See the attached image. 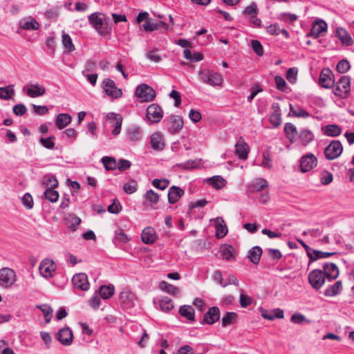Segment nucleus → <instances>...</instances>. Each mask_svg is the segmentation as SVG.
<instances>
[{
	"label": "nucleus",
	"mask_w": 354,
	"mask_h": 354,
	"mask_svg": "<svg viewBox=\"0 0 354 354\" xmlns=\"http://www.w3.org/2000/svg\"><path fill=\"white\" fill-rule=\"evenodd\" d=\"M324 133L328 136L336 137L341 134L342 129L337 124H328L322 128Z\"/></svg>",
	"instance_id": "obj_37"
},
{
	"label": "nucleus",
	"mask_w": 354,
	"mask_h": 354,
	"mask_svg": "<svg viewBox=\"0 0 354 354\" xmlns=\"http://www.w3.org/2000/svg\"><path fill=\"white\" fill-rule=\"evenodd\" d=\"M138 189L137 182L134 180H131L129 182L124 183L123 185V190L127 194H132Z\"/></svg>",
	"instance_id": "obj_53"
},
{
	"label": "nucleus",
	"mask_w": 354,
	"mask_h": 354,
	"mask_svg": "<svg viewBox=\"0 0 354 354\" xmlns=\"http://www.w3.org/2000/svg\"><path fill=\"white\" fill-rule=\"evenodd\" d=\"M141 239L143 243L146 244H152L157 239L155 230L151 227H145L142 232Z\"/></svg>",
	"instance_id": "obj_25"
},
{
	"label": "nucleus",
	"mask_w": 354,
	"mask_h": 354,
	"mask_svg": "<svg viewBox=\"0 0 354 354\" xmlns=\"http://www.w3.org/2000/svg\"><path fill=\"white\" fill-rule=\"evenodd\" d=\"M216 236L218 239L223 238L227 233V227L221 217H217L215 220Z\"/></svg>",
	"instance_id": "obj_30"
},
{
	"label": "nucleus",
	"mask_w": 354,
	"mask_h": 354,
	"mask_svg": "<svg viewBox=\"0 0 354 354\" xmlns=\"http://www.w3.org/2000/svg\"><path fill=\"white\" fill-rule=\"evenodd\" d=\"M72 282L75 289L86 291L90 288L88 277L83 272L75 274L72 279Z\"/></svg>",
	"instance_id": "obj_14"
},
{
	"label": "nucleus",
	"mask_w": 354,
	"mask_h": 354,
	"mask_svg": "<svg viewBox=\"0 0 354 354\" xmlns=\"http://www.w3.org/2000/svg\"><path fill=\"white\" fill-rule=\"evenodd\" d=\"M211 185L216 189H220L226 184V180L221 176H214L210 178Z\"/></svg>",
	"instance_id": "obj_51"
},
{
	"label": "nucleus",
	"mask_w": 354,
	"mask_h": 354,
	"mask_svg": "<svg viewBox=\"0 0 354 354\" xmlns=\"http://www.w3.org/2000/svg\"><path fill=\"white\" fill-rule=\"evenodd\" d=\"M17 277L15 271L9 268H3L0 270V286L9 288L16 282Z\"/></svg>",
	"instance_id": "obj_5"
},
{
	"label": "nucleus",
	"mask_w": 354,
	"mask_h": 354,
	"mask_svg": "<svg viewBox=\"0 0 354 354\" xmlns=\"http://www.w3.org/2000/svg\"><path fill=\"white\" fill-rule=\"evenodd\" d=\"M22 203L24 205V207L28 209H30L33 207V199L30 194L26 193L24 196L22 197Z\"/></svg>",
	"instance_id": "obj_60"
},
{
	"label": "nucleus",
	"mask_w": 354,
	"mask_h": 354,
	"mask_svg": "<svg viewBox=\"0 0 354 354\" xmlns=\"http://www.w3.org/2000/svg\"><path fill=\"white\" fill-rule=\"evenodd\" d=\"M37 308L43 313L46 323H49L52 318V308L48 304L37 305Z\"/></svg>",
	"instance_id": "obj_47"
},
{
	"label": "nucleus",
	"mask_w": 354,
	"mask_h": 354,
	"mask_svg": "<svg viewBox=\"0 0 354 354\" xmlns=\"http://www.w3.org/2000/svg\"><path fill=\"white\" fill-rule=\"evenodd\" d=\"M167 128L171 134L178 133L183 127V120L182 118L176 115H170L167 116L165 121Z\"/></svg>",
	"instance_id": "obj_6"
},
{
	"label": "nucleus",
	"mask_w": 354,
	"mask_h": 354,
	"mask_svg": "<svg viewBox=\"0 0 354 354\" xmlns=\"http://www.w3.org/2000/svg\"><path fill=\"white\" fill-rule=\"evenodd\" d=\"M136 94L143 102H151L156 97L154 89L146 84H141L138 86Z\"/></svg>",
	"instance_id": "obj_9"
},
{
	"label": "nucleus",
	"mask_w": 354,
	"mask_h": 354,
	"mask_svg": "<svg viewBox=\"0 0 354 354\" xmlns=\"http://www.w3.org/2000/svg\"><path fill=\"white\" fill-rule=\"evenodd\" d=\"M115 292L113 285L102 286L98 289V293L100 297L104 299H108L111 297Z\"/></svg>",
	"instance_id": "obj_38"
},
{
	"label": "nucleus",
	"mask_w": 354,
	"mask_h": 354,
	"mask_svg": "<svg viewBox=\"0 0 354 354\" xmlns=\"http://www.w3.org/2000/svg\"><path fill=\"white\" fill-rule=\"evenodd\" d=\"M56 270L55 262L50 259H44L39 267L40 274L45 278H52Z\"/></svg>",
	"instance_id": "obj_12"
},
{
	"label": "nucleus",
	"mask_w": 354,
	"mask_h": 354,
	"mask_svg": "<svg viewBox=\"0 0 354 354\" xmlns=\"http://www.w3.org/2000/svg\"><path fill=\"white\" fill-rule=\"evenodd\" d=\"M62 42L64 47L66 49L68 53H71L75 50V46L73 44L72 39L68 34L65 32L62 33Z\"/></svg>",
	"instance_id": "obj_45"
},
{
	"label": "nucleus",
	"mask_w": 354,
	"mask_h": 354,
	"mask_svg": "<svg viewBox=\"0 0 354 354\" xmlns=\"http://www.w3.org/2000/svg\"><path fill=\"white\" fill-rule=\"evenodd\" d=\"M238 318V315L234 312H227L222 318V326L227 327L234 324Z\"/></svg>",
	"instance_id": "obj_44"
},
{
	"label": "nucleus",
	"mask_w": 354,
	"mask_h": 354,
	"mask_svg": "<svg viewBox=\"0 0 354 354\" xmlns=\"http://www.w3.org/2000/svg\"><path fill=\"white\" fill-rule=\"evenodd\" d=\"M159 306L163 312L169 313L174 308V305L171 299L168 297H162L159 300Z\"/></svg>",
	"instance_id": "obj_40"
},
{
	"label": "nucleus",
	"mask_w": 354,
	"mask_h": 354,
	"mask_svg": "<svg viewBox=\"0 0 354 354\" xmlns=\"http://www.w3.org/2000/svg\"><path fill=\"white\" fill-rule=\"evenodd\" d=\"M350 68L351 65L347 59H342L337 63L336 66V71L339 73H345L350 69Z\"/></svg>",
	"instance_id": "obj_57"
},
{
	"label": "nucleus",
	"mask_w": 354,
	"mask_h": 354,
	"mask_svg": "<svg viewBox=\"0 0 354 354\" xmlns=\"http://www.w3.org/2000/svg\"><path fill=\"white\" fill-rule=\"evenodd\" d=\"M234 248L232 245H225L221 249V252L223 259L230 261L233 257Z\"/></svg>",
	"instance_id": "obj_54"
},
{
	"label": "nucleus",
	"mask_w": 354,
	"mask_h": 354,
	"mask_svg": "<svg viewBox=\"0 0 354 354\" xmlns=\"http://www.w3.org/2000/svg\"><path fill=\"white\" fill-rule=\"evenodd\" d=\"M351 82L350 76H342L333 87L334 88L333 91L334 95L340 98L346 99L350 95Z\"/></svg>",
	"instance_id": "obj_1"
},
{
	"label": "nucleus",
	"mask_w": 354,
	"mask_h": 354,
	"mask_svg": "<svg viewBox=\"0 0 354 354\" xmlns=\"http://www.w3.org/2000/svg\"><path fill=\"white\" fill-rule=\"evenodd\" d=\"M343 151V147L339 140H333L324 150V155L327 160H332L338 158Z\"/></svg>",
	"instance_id": "obj_8"
},
{
	"label": "nucleus",
	"mask_w": 354,
	"mask_h": 354,
	"mask_svg": "<svg viewBox=\"0 0 354 354\" xmlns=\"http://www.w3.org/2000/svg\"><path fill=\"white\" fill-rule=\"evenodd\" d=\"M323 272L326 278L329 281H331L338 277L339 268L337 265L333 263H326L323 266Z\"/></svg>",
	"instance_id": "obj_22"
},
{
	"label": "nucleus",
	"mask_w": 354,
	"mask_h": 354,
	"mask_svg": "<svg viewBox=\"0 0 354 354\" xmlns=\"http://www.w3.org/2000/svg\"><path fill=\"white\" fill-rule=\"evenodd\" d=\"M101 15V13L94 12L89 15L88 21L100 35L104 36L108 34V26L105 19L100 17Z\"/></svg>",
	"instance_id": "obj_3"
},
{
	"label": "nucleus",
	"mask_w": 354,
	"mask_h": 354,
	"mask_svg": "<svg viewBox=\"0 0 354 354\" xmlns=\"http://www.w3.org/2000/svg\"><path fill=\"white\" fill-rule=\"evenodd\" d=\"M136 297L133 292L129 290L120 293V300L122 306L125 308H131L134 306Z\"/></svg>",
	"instance_id": "obj_21"
},
{
	"label": "nucleus",
	"mask_w": 354,
	"mask_h": 354,
	"mask_svg": "<svg viewBox=\"0 0 354 354\" xmlns=\"http://www.w3.org/2000/svg\"><path fill=\"white\" fill-rule=\"evenodd\" d=\"M106 120L111 123L113 129L111 133L113 136H118L122 128V118L120 115L115 113H109L106 116Z\"/></svg>",
	"instance_id": "obj_17"
},
{
	"label": "nucleus",
	"mask_w": 354,
	"mask_h": 354,
	"mask_svg": "<svg viewBox=\"0 0 354 354\" xmlns=\"http://www.w3.org/2000/svg\"><path fill=\"white\" fill-rule=\"evenodd\" d=\"M185 194V191L179 187L173 185L168 190V202L170 204L177 203Z\"/></svg>",
	"instance_id": "obj_24"
},
{
	"label": "nucleus",
	"mask_w": 354,
	"mask_h": 354,
	"mask_svg": "<svg viewBox=\"0 0 354 354\" xmlns=\"http://www.w3.org/2000/svg\"><path fill=\"white\" fill-rule=\"evenodd\" d=\"M313 252L315 254V257L313 254L311 255L309 263L319 259L328 258L337 254L336 252H322L317 250H313Z\"/></svg>",
	"instance_id": "obj_49"
},
{
	"label": "nucleus",
	"mask_w": 354,
	"mask_h": 354,
	"mask_svg": "<svg viewBox=\"0 0 354 354\" xmlns=\"http://www.w3.org/2000/svg\"><path fill=\"white\" fill-rule=\"evenodd\" d=\"M56 339L64 346H70L73 339V335L69 327H64L59 330L56 334Z\"/></svg>",
	"instance_id": "obj_16"
},
{
	"label": "nucleus",
	"mask_w": 354,
	"mask_h": 354,
	"mask_svg": "<svg viewBox=\"0 0 354 354\" xmlns=\"http://www.w3.org/2000/svg\"><path fill=\"white\" fill-rule=\"evenodd\" d=\"M198 77L202 82L212 86H221L223 82V77L220 73L208 69L199 71Z\"/></svg>",
	"instance_id": "obj_2"
},
{
	"label": "nucleus",
	"mask_w": 354,
	"mask_h": 354,
	"mask_svg": "<svg viewBox=\"0 0 354 354\" xmlns=\"http://www.w3.org/2000/svg\"><path fill=\"white\" fill-rule=\"evenodd\" d=\"M169 183H170V181L166 178H162V179L155 178L152 180L153 186L158 189H160V190L165 189L169 185Z\"/></svg>",
	"instance_id": "obj_55"
},
{
	"label": "nucleus",
	"mask_w": 354,
	"mask_h": 354,
	"mask_svg": "<svg viewBox=\"0 0 354 354\" xmlns=\"http://www.w3.org/2000/svg\"><path fill=\"white\" fill-rule=\"evenodd\" d=\"M336 36L341 40L343 44L347 46L352 45V39L345 29L342 28H337L336 30Z\"/></svg>",
	"instance_id": "obj_41"
},
{
	"label": "nucleus",
	"mask_w": 354,
	"mask_h": 354,
	"mask_svg": "<svg viewBox=\"0 0 354 354\" xmlns=\"http://www.w3.org/2000/svg\"><path fill=\"white\" fill-rule=\"evenodd\" d=\"M23 91H26V95L30 97L42 96L46 93V88L37 84H30L27 87L24 86Z\"/></svg>",
	"instance_id": "obj_20"
},
{
	"label": "nucleus",
	"mask_w": 354,
	"mask_h": 354,
	"mask_svg": "<svg viewBox=\"0 0 354 354\" xmlns=\"http://www.w3.org/2000/svg\"><path fill=\"white\" fill-rule=\"evenodd\" d=\"M106 170H115L117 168L116 160L110 156H104L101 160Z\"/></svg>",
	"instance_id": "obj_48"
},
{
	"label": "nucleus",
	"mask_w": 354,
	"mask_h": 354,
	"mask_svg": "<svg viewBox=\"0 0 354 354\" xmlns=\"http://www.w3.org/2000/svg\"><path fill=\"white\" fill-rule=\"evenodd\" d=\"M151 147L156 150H162L164 149L165 144L162 136L159 133H153L151 136Z\"/></svg>",
	"instance_id": "obj_36"
},
{
	"label": "nucleus",
	"mask_w": 354,
	"mask_h": 354,
	"mask_svg": "<svg viewBox=\"0 0 354 354\" xmlns=\"http://www.w3.org/2000/svg\"><path fill=\"white\" fill-rule=\"evenodd\" d=\"M333 180V176L331 172L324 171L321 176L320 181L322 185H327Z\"/></svg>",
	"instance_id": "obj_61"
},
{
	"label": "nucleus",
	"mask_w": 354,
	"mask_h": 354,
	"mask_svg": "<svg viewBox=\"0 0 354 354\" xmlns=\"http://www.w3.org/2000/svg\"><path fill=\"white\" fill-rule=\"evenodd\" d=\"M342 290V283L341 281H337L333 285L330 286L328 288H327L324 295L326 297H335Z\"/></svg>",
	"instance_id": "obj_34"
},
{
	"label": "nucleus",
	"mask_w": 354,
	"mask_h": 354,
	"mask_svg": "<svg viewBox=\"0 0 354 354\" xmlns=\"http://www.w3.org/2000/svg\"><path fill=\"white\" fill-rule=\"evenodd\" d=\"M220 316L221 311L219 308L212 306L203 315V318L200 323L201 324L213 325L219 320Z\"/></svg>",
	"instance_id": "obj_13"
},
{
	"label": "nucleus",
	"mask_w": 354,
	"mask_h": 354,
	"mask_svg": "<svg viewBox=\"0 0 354 354\" xmlns=\"http://www.w3.org/2000/svg\"><path fill=\"white\" fill-rule=\"evenodd\" d=\"M20 27L24 30H37L39 28V24L35 19L24 21L20 23Z\"/></svg>",
	"instance_id": "obj_46"
},
{
	"label": "nucleus",
	"mask_w": 354,
	"mask_h": 354,
	"mask_svg": "<svg viewBox=\"0 0 354 354\" xmlns=\"http://www.w3.org/2000/svg\"><path fill=\"white\" fill-rule=\"evenodd\" d=\"M179 315L187 319L188 323H194L195 319V310L190 305H182L178 309Z\"/></svg>",
	"instance_id": "obj_23"
},
{
	"label": "nucleus",
	"mask_w": 354,
	"mask_h": 354,
	"mask_svg": "<svg viewBox=\"0 0 354 354\" xmlns=\"http://www.w3.org/2000/svg\"><path fill=\"white\" fill-rule=\"evenodd\" d=\"M114 239H115V241L118 242L124 243H127L129 241V239L128 238L127 235L121 229L117 230L115 232Z\"/></svg>",
	"instance_id": "obj_63"
},
{
	"label": "nucleus",
	"mask_w": 354,
	"mask_h": 354,
	"mask_svg": "<svg viewBox=\"0 0 354 354\" xmlns=\"http://www.w3.org/2000/svg\"><path fill=\"white\" fill-rule=\"evenodd\" d=\"M327 24L324 20H316L313 24L310 32H308L306 36L317 39L319 37L322 32H326L327 30Z\"/></svg>",
	"instance_id": "obj_19"
},
{
	"label": "nucleus",
	"mask_w": 354,
	"mask_h": 354,
	"mask_svg": "<svg viewBox=\"0 0 354 354\" xmlns=\"http://www.w3.org/2000/svg\"><path fill=\"white\" fill-rule=\"evenodd\" d=\"M55 139V136H50L48 138H41L39 142L44 147L48 149H53L55 147V142H53V140Z\"/></svg>",
	"instance_id": "obj_58"
},
{
	"label": "nucleus",
	"mask_w": 354,
	"mask_h": 354,
	"mask_svg": "<svg viewBox=\"0 0 354 354\" xmlns=\"http://www.w3.org/2000/svg\"><path fill=\"white\" fill-rule=\"evenodd\" d=\"M72 117L68 113H59L56 116L55 123L59 129H63L71 124Z\"/></svg>",
	"instance_id": "obj_29"
},
{
	"label": "nucleus",
	"mask_w": 354,
	"mask_h": 354,
	"mask_svg": "<svg viewBox=\"0 0 354 354\" xmlns=\"http://www.w3.org/2000/svg\"><path fill=\"white\" fill-rule=\"evenodd\" d=\"M142 130L140 127H131L127 130V140L131 142H136L142 139Z\"/></svg>",
	"instance_id": "obj_27"
},
{
	"label": "nucleus",
	"mask_w": 354,
	"mask_h": 354,
	"mask_svg": "<svg viewBox=\"0 0 354 354\" xmlns=\"http://www.w3.org/2000/svg\"><path fill=\"white\" fill-rule=\"evenodd\" d=\"M284 132L286 138L293 142L297 133V127L293 124L288 122L285 124Z\"/></svg>",
	"instance_id": "obj_42"
},
{
	"label": "nucleus",
	"mask_w": 354,
	"mask_h": 354,
	"mask_svg": "<svg viewBox=\"0 0 354 354\" xmlns=\"http://www.w3.org/2000/svg\"><path fill=\"white\" fill-rule=\"evenodd\" d=\"M299 138L304 145H307L314 139L313 133L308 129L301 130Z\"/></svg>",
	"instance_id": "obj_43"
},
{
	"label": "nucleus",
	"mask_w": 354,
	"mask_h": 354,
	"mask_svg": "<svg viewBox=\"0 0 354 354\" xmlns=\"http://www.w3.org/2000/svg\"><path fill=\"white\" fill-rule=\"evenodd\" d=\"M159 288L175 297H178L180 294V290L178 287L167 281H161L159 284Z\"/></svg>",
	"instance_id": "obj_33"
},
{
	"label": "nucleus",
	"mask_w": 354,
	"mask_h": 354,
	"mask_svg": "<svg viewBox=\"0 0 354 354\" xmlns=\"http://www.w3.org/2000/svg\"><path fill=\"white\" fill-rule=\"evenodd\" d=\"M55 188L46 189L44 192V197L51 203H55L58 201L59 192L54 189Z\"/></svg>",
	"instance_id": "obj_50"
},
{
	"label": "nucleus",
	"mask_w": 354,
	"mask_h": 354,
	"mask_svg": "<svg viewBox=\"0 0 354 354\" xmlns=\"http://www.w3.org/2000/svg\"><path fill=\"white\" fill-rule=\"evenodd\" d=\"M272 113L270 116V123L275 127L279 126L281 123V109L278 103H274L272 105Z\"/></svg>",
	"instance_id": "obj_26"
},
{
	"label": "nucleus",
	"mask_w": 354,
	"mask_h": 354,
	"mask_svg": "<svg viewBox=\"0 0 354 354\" xmlns=\"http://www.w3.org/2000/svg\"><path fill=\"white\" fill-rule=\"evenodd\" d=\"M290 113L297 118H306L310 116V113L303 109L298 108L297 110H294L291 104H290Z\"/></svg>",
	"instance_id": "obj_56"
},
{
	"label": "nucleus",
	"mask_w": 354,
	"mask_h": 354,
	"mask_svg": "<svg viewBox=\"0 0 354 354\" xmlns=\"http://www.w3.org/2000/svg\"><path fill=\"white\" fill-rule=\"evenodd\" d=\"M102 87L106 95L111 99H118L122 96V89L118 88L115 82L109 78L103 80Z\"/></svg>",
	"instance_id": "obj_4"
},
{
	"label": "nucleus",
	"mask_w": 354,
	"mask_h": 354,
	"mask_svg": "<svg viewBox=\"0 0 354 354\" xmlns=\"http://www.w3.org/2000/svg\"><path fill=\"white\" fill-rule=\"evenodd\" d=\"M42 185L46 189L56 188L59 185V182L55 175L47 174L43 176Z\"/></svg>",
	"instance_id": "obj_32"
},
{
	"label": "nucleus",
	"mask_w": 354,
	"mask_h": 354,
	"mask_svg": "<svg viewBox=\"0 0 354 354\" xmlns=\"http://www.w3.org/2000/svg\"><path fill=\"white\" fill-rule=\"evenodd\" d=\"M251 46L254 52L259 56L263 54V48L261 44L258 40H252Z\"/></svg>",
	"instance_id": "obj_64"
},
{
	"label": "nucleus",
	"mask_w": 354,
	"mask_h": 354,
	"mask_svg": "<svg viewBox=\"0 0 354 354\" xmlns=\"http://www.w3.org/2000/svg\"><path fill=\"white\" fill-rule=\"evenodd\" d=\"M335 77L333 71L328 68L322 70L319 77V84L324 88H331L335 85Z\"/></svg>",
	"instance_id": "obj_10"
},
{
	"label": "nucleus",
	"mask_w": 354,
	"mask_h": 354,
	"mask_svg": "<svg viewBox=\"0 0 354 354\" xmlns=\"http://www.w3.org/2000/svg\"><path fill=\"white\" fill-rule=\"evenodd\" d=\"M262 248L259 246H254L248 251V257L254 265L259 264L261 255Z\"/></svg>",
	"instance_id": "obj_31"
},
{
	"label": "nucleus",
	"mask_w": 354,
	"mask_h": 354,
	"mask_svg": "<svg viewBox=\"0 0 354 354\" xmlns=\"http://www.w3.org/2000/svg\"><path fill=\"white\" fill-rule=\"evenodd\" d=\"M159 194L153 189H149L144 194L145 201L151 207L156 205L159 201Z\"/></svg>",
	"instance_id": "obj_35"
},
{
	"label": "nucleus",
	"mask_w": 354,
	"mask_h": 354,
	"mask_svg": "<svg viewBox=\"0 0 354 354\" xmlns=\"http://www.w3.org/2000/svg\"><path fill=\"white\" fill-rule=\"evenodd\" d=\"M326 279L324 273L319 269L312 270L308 276L309 283L317 290L323 286Z\"/></svg>",
	"instance_id": "obj_7"
},
{
	"label": "nucleus",
	"mask_w": 354,
	"mask_h": 354,
	"mask_svg": "<svg viewBox=\"0 0 354 354\" xmlns=\"http://www.w3.org/2000/svg\"><path fill=\"white\" fill-rule=\"evenodd\" d=\"M290 321L296 324H301L304 322L308 324L310 323V321L307 319L306 317L301 313H295L290 317Z\"/></svg>",
	"instance_id": "obj_59"
},
{
	"label": "nucleus",
	"mask_w": 354,
	"mask_h": 354,
	"mask_svg": "<svg viewBox=\"0 0 354 354\" xmlns=\"http://www.w3.org/2000/svg\"><path fill=\"white\" fill-rule=\"evenodd\" d=\"M268 183L264 178H257L249 186L251 192H261L268 189Z\"/></svg>",
	"instance_id": "obj_28"
},
{
	"label": "nucleus",
	"mask_w": 354,
	"mask_h": 354,
	"mask_svg": "<svg viewBox=\"0 0 354 354\" xmlns=\"http://www.w3.org/2000/svg\"><path fill=\"white\" fill-rule=\"evenodd\" d=\"M15 95L14 85L10 84L5 87H0V99L10 100Z\"/></svg>",
	"instance_id": "obj_39"
},
{
	"label": "nucleus",
	"mask_w": 354,
	"mask_h": 354,
	"mask_svg": "<svg viewBox=\"0 0 354 354\" xmlns=\"http://www.w3.org/2000/svg\"><path fill=\"white\" fill-rule=\"evenodd\" d=\"M317 163V159L313 153L304 156L300 159V170L306 173L313 169Z\"/></svg>",
	"instance_id": "obj_15"
},
{
	"label": "nucleus",
	"mask_w": 354,
	"mask_h": 354,
	"mask_svg": "<svg viewBox=\"0 0 354 354\" xmlns=\"http://www.w3.org/2000/svg\"><path fill=\"white\" fill-rule=\"evenodd\" d=\"M250 151L249 145L243 137H240L235 145V154L241 160H246Z\"/></svg>",
	"instance_id": "obj_18"
},
{
	"label": "nucleus",
	"mask_w": 354,
	"mask_h": 354,
	"mask_svg": "<svg viewBox=\"0 0 354 354\" xmlns=\"http://www.w3.org/2000/svg\"><path fill=\"white\" fill-rule=\"evenodd\" d=\"M122 207L118 199H114L113 202L107 207V210L111 214H118L120 212Z\"/></svg>",
	"instance_id": "obj_62"
},
{
	"label": "nucleus",
	"mask_w": 354,
	"mask_h": 354,
	"mask_svg": "<svg viewBox=\"0 0 354 354\" xmlns=\"http://www.w3.org/2000/svg\"><path fill=\"white\" fill-rule=\"evenodd\" d=\"M277 19L286 23L292 24L297 20L298 17L295 14L281 12L279 15Z\"/></svg>",
	"instance_id": "obj_52"
},
{
	"label": "nucleus",
	"mask_w": 354,
	"mask_h": 354,
	"mask_svg": "<svg viewBox=\"0 0 354 354\" xmlns=\"http://www.w3.org/2000/svg\"><path fill=\"white\" fill-rule=\"evenodd\" d=\"M146 117L151 124L160 122L163 117L161 106L155 103L150 104L147 109Z\"/></svg>",
	"instance_id": "obj_11"
}]
</instances>
